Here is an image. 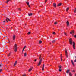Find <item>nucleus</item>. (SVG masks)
Instances as JSON below:
<instances>
[{"label": "nucleus", "mask_w": 76, "mask_h": 76, "mask_svg": "<svg viewBox=\"0 0 76 76\" xmlns=\"http://www.w3.org/2000/svg\"><path fill=\"white\" fill-rule=\"evenodd\" d=\"M39 63L37 65L38 66H40L41 65V62H42V57H41V55H40L39 57Z\"/></svg>", "instance_id": "f257e3e1"}, {"label": "nucleus", "mask_w": 76, "mask_h": 76, "mask_svg": "<svg viewBox=\"0 0 76 76\" xmlns=\"http://www.w3.org/2000/svg\"><path fill=\"white\" fill-rule=\"evenodd\" d=\"M18 46H17V45L16 44H15L14 46V50L15 52H16L17 51Z\"/></svg>", "instance_id": "f03ea898"}, {"label": "nucleus", "mask_w": 76, "mask_h": 76, "mask_svg": "<svg viewBox=\"0 0 76 76\" xmlns=\"http://www.w3.org/2000/svg\"><path fill=\"white\" fill-rule=\"evenodd\" d=\"M73 46L74 49H75L76 46L75 45V42H73Z\"/></svg>", "instance_id": "7ed1b4c3"}, {"label": "nucleus", "mask_w": 76, "mask_h": 76, "mask_svg": "<svg viewBox=\"0 0 76 76\" xmlns=\"http://www.w3.org/2000/svg\"><path fill=\"white\" fill-rule=\"evenodd\" d=\"M69 43L70 45H72V44H73V41H72V39H69Z\"/></svg>", "instance_id": "20e7f679"}, {"label": "nucleus", "mask_w": 76, "mask_h": 76, "mask_svg": "<svg viewBox=\"0 0 76 76\" xmlns=\"http://www.w3.org/2000/svg\"><path fill=\"white\" fill-rule=\"evenodd\" d=\"M15 38H16V36H15V35H13L12 36V39L13 41H15Z\"/></svg>", "instance_id": "39448f33"}, {"label": "nucleus", "mask_w": 76, "mask_h": 76, "mask_svg": "<svg viewBox=\"0 0 76 76\" xmlns=\"http://www.w3.org/2000/svg\"><path fill=\"white\" fill-rule=\"evenodd\" d=\"M65 55L66 58H68V55H67V52L66 50H65Z\"/></svg>", "instance_id": "423d86ee"}, {"label": "nucleus", "mask_w": 76, "mask_h": 76, "mask_svg": "<svg viewBox=\"0 0 76 76\" xmlns=\"http://www.w3.org/2000/svg\"><path fill=\"white\" fill-rule=\"evenodd\" d=\"M7 20H9V21H10V20L9 19L7 18H6V22H8V21Z\"/></svg>", "instance_id": "0eeeda50"}, {"label": "nucleus", "mask_w": 76, "mask_h": 76, "mask_svg": "<svg viewBox=\"0 0 76 76\" xmlns=\"http://www.w3.org/2000/svg\"><path fill=\"white\" fill-rule=\"evenodd\" d=\"M70 34H72V36H73V34H74V31H72L70 32Z\"/></svg>", "instance_id": "6e6552de"}, {"label": "nucleus", "mask_w": 76, "mask_h": 76, "mask_svg": "<svg viewBox=\"0 0 76 76\" xmlns=\"http://www.w3.org/2000/svg\"><path fill=\"white\" fill-rule=\"evenodd\" d=\"M33 69V67H31L29 70H28V72H31V70H32Z\"/></svg>", "instance_id": "1a4fd4ad"}, {"label": "nucleus", "mask_w": 76, "mask_h": 76, "mask_svg": "<svg viewBox=\"0 0 76 76\" xmlns=\"http://www.w3.org/2000/svg\"><path fill=\"white\" fill-rule=\"evenodd\" d=\"M66 25H67V27H68V26L69 25V22L68 21H67L66 22Z\"/></svg>", "instance_id": "9d476101"}, {"label": "nucleus", "mask_w": 76, "mask_h": 76, "mask_svg": "<svg viewBox=\"0 0 76 76\" xmlns=\"http://www.w3.org/2000/svg\"><path fill=\"white\" fill-rule=\"evenodd\" d=\"M17 63H18V61H16L14 64V66H15L16 65V64H17Z\"/></svg>", "instance_id": "9b49d317"}, {"label": "nucleus", "mask_w": 76, "mask_h": 76, "mask_svg": "<svg viewBox=\"0 0 76 76\" xmlns=\"http://www.w3.org/2000/svg\"><path fill=\"white\" fill-rule=\"evenodd\" d=\"M44 66H45L44 64H43V66L42 67V71H44Z\"/></svg>", "instance_id": "f8f14e48"}, {"label": "nucleus", "mask_w": 76, "mask_h": 76, "mask_svg": "<svg viewBox=\"0 0 76 76\" xmlns=\"http://www.w3.org/2000/svg\"><path fill=\"white\" fill-rule=\"evenodd\" d=\"M26 3L27 5L28 6H29V7H30V8H31V7L30 6V5H29V2H26Z\"/></svg>", "instance_id": "ddd939ff"}, {"label": "nucleus", "mask_w": 76, "mask_h": 76, "mask_svg": "<svg viewBox=\"0 0 76 76\" xmlns=\"http://www.w3.org/2000/svg\"><path fill=\"white\" fill-rule=\"evenodd\" d=\"M54 7H56V4L55 3H54L53 4Z\"/></svg>", "instance_id": "4468645a"}, {"label": "nucleus", "mask_w": 76, "mask_h": 76, "mask_svg": "<svg viewBox=\"0 0 76 76\" xmlns=\"http://www.w3.org/2000/svg\"><path fill=\"white\" fill-rule=\"evenodd\" d=\"M62 54H61V61H63V60L62 59Z\"/></svg>", "instance_id": "2eb2a0df"}, {"label": "nucleus", "mask_w": 76, "mask_h": 76, "mask_svg": "<svg viewBox=\"0 0 76 76\" xmlns=\"http://www.w3.org/2000/svg\"><path fill=\"white\" fill-rule=\"evenodd\" d=\"M71 63H72V64L73 65V66H75V64H74V63H73V61H71Z\"/></svg>", "instance_id": "dca6fc26"}, {"label": "nucleus", "mask_w": 76, "mask_h": 76, "mask_svg": "<svg viewBox=\"0 0 76 76\" xmlns=\"http://www.w3.org/2000/svg\"><path fill=\"white\" fill-rule=\"evenodd\" d=\"M70 72V70H66V73H69V72Z\"/></svg>", "instance_id": "f3484780"}, {"label": "nucleus", "mask_w": 76, "mask_h": 76, "mask_svg": "<svg viewBox=\"0 0 76 76\" xmlns=\"http://www.w3.org/2000/svg\"><path fill=\"white\" fill-rule=\"evenodd\" d=\"M26 55H27L26 53H25L24 54V56L26 57Z\"/></svg>", "instance_id": "a211bd4d"}, {"label": "nucleus", "mask_w": 76, "mask_h": 76, "mask_svg": "<svg viewBox=\"0 0 76 76\" xmlns=\"http://www.w3.org/2000/svg\"><path fill=\"white\" fill-rule=\"evenodd\" d=\"M69 76H72V73L71 72L69 73Z\"/></svg>", "instance_id": "6ab92c4d"}, {"label": "nucleus", "mask_w": 76, "mask_h": 76, "mask_svg": "<svg viewBox=\"0 0 76 76\" xmlns=\"http://www.w3.org/2000/svg\"><path fill=\"white\" fill-rule=\"evenodd\" d=\"M39 44H41V43H42V41L40 40L39 42Z\"/></svg>", "instance_id": "aec40b11"}, {"label": "nucleus", "mask_w": 76, "mask_h": 76, "mask_svg": "<svg viewBox=\"0 0 76 76\" xmlns=\"http://www.w3.org/2000/svg\"><path fill=\"white\" fill-rule=\"evenodd\" d=\"M58 67H59V69H61V65L59 66H58Z\"/></svg>", "instance_id": "412c9836"}, {"label": "nucleus", "mask_w": 76, "mask_h": 76, "mask_svg": "<svg viewBox=\"0 0 76 76\" xmlns=\"http://www.w3.org/2000/svg\"><path fill=\"white\" fill-rule=\"evenodd\" d=\"M69 7L67 8H66V11L67 12V11H68V10H69Z\"/></svg>", "instance_id": "4be33fe9"}, {"label": "nucleus", "mask_w": 76, "mask_h": 76, "mask_svg": "<svg viewBox=\"0 0 76 76\" xmlns=\"http://www.w3.org/2000/svg\"><path fill=\"white\" fill-rule=\"evenodd\" d=\"M61 3H59L58 4V6H61Z\"/></svg>", "instance_id": "5701e85b"}, {"label": "nucleus", "mask_w": 76, "mask_h": 76, "mask_svg": "<svg viewBox=\"0 0 76 76\" xmlns=\"http://www.w3.org/2000/svg\"><path fill=\"white\" fill-rule=\"evenodd\" d=\"M64 35H66V36H67V34H66V33L64 32Z\"/></svg>", "instance_id": "b1692460"}, {"label": "nucleus", "mask_w": 76, "mask_h": 76, "mask_svg": "<svg viewBox=\"0 0 76 76\" xmlns=\"http://www.w3.org/2000/svg\"><path fill=\"white\" fill-rule=\"evenodd\" d=\"M32 13H30V14H28V16H32Z\"/></svg>", "instance_id": "393cba45"}, {"label": "nucleus", "mask_w": 76, "mask_h": 76, "mask_svg": "<svg viewBox=\"0 0 76 76\" xmlns=\"http://www.w3.org/2000/svg\"><path fill=\"white\" fill-rule=\"evenodd\" d=\"M10 0H7V1L6 2V3H8V2H9V1H10Z\"/></svg>", "instance_id": "a878e982"}, {"label": "nucleus", "mask_w": 76, "mask_h": 76, "mask_svg": "<svg viewBox=\"0 0 76 76\" xmlns=\"http://www.w3.org/2000/svg\"><path fill=\"white\" fill-rule=\"evenodd\" d=\"M55 42V40H53V41H52V43H53V44H54V43Z\"/></svg>", "instance_id": "bb28decb"}, {"label": "nucleus", "mask_w": 76, "mask_h": 76, "mask_svg": "<svg viewBox=\"0 0 76 76\" xmlns=\"http://www.w3.org/2000/svg\"><path fill=\"white\" fill-rule=\"evenodd\" d=\"M76 8H75V11H74V12L76 13Z\"/></svg>", "instance_id": "cd10ccee"}, {"label": "nucleus", "mask_w": 76, "mask_h": 76, "mask_svg": "<svg viewBox=\"0 0 76 76\" xmlns=\"http://www.w3.org/2000/svg\"><path fill=\"white\" fill-rule=\"evenodd\" d=\"M57 23V22H55V23H54V24L55 25H56Z\"/></svg>", "instance_id": "c85d7f7f"}, {"label": "nucleus", "mask_w": 76, "mask_h": 76, "mask_svg": "<svg viewBox=\"0 0 76 76\" xmlns=\"http://www.w3.org/2000/svg\"><path fill=\"white\" fill-rule=\"evenodd\" d=\"M53 35H55L56 34V32H53Z\"/></svg>", "instance_id": "c756f323"}, {"label": "nucleus", "mask_w": 76, "mask_h": 76, "mask_svg": "<svg viewBox=\"0 0 76 76\" xmlns=\"http://www.w3.org/2000/svg\"><path fill=\"white\" fill-rule=\"evenodd\" d=\"M31 34V32H28V35H29V34Z\"/></svg>", "instance_id": "7c9ffc66"}, {"label": "nucleus", "mask_w": 76, "mask_h": 76, "mask_svg": "<svg viewBox=\"0 0 76 76\" xmlns=\"http://www.w3.org/2000/svg\"><path fill=\"white\" fill-rule=\"evenodd\" d=\"M59 72H61V69H59Z\"/></svg>", "instance_id": "2f4dec72"}, {"label": "nucleus", "mask_w": 76, "mask_h": 76, "mask_svg": "<svg viewBox=\"0 0 76 76\" xmlns=\"http://www.w3.org/2000/svg\"><path fill=\"white\" fill-rule=\"evenodd\" d=\"M25 50V49H23L22 50V53H23V51H24V50Z\"/></svg>", "instance_id": "473e14b6"}, {"label": "nucleus", "mask_w": 76, "mask_h": 76, "mask_svg": "<svg viewBox=\"0 0 76 76\" xmlns=\"http://www.w3.org/2000/svg\"><path fill=\"white\" fill-rule=\"evenodd\" d=\"M18 10H20H20H21L20 8H18Z\"/></svg>", "instance_id": "72a5a7b5"}, {"label": "nucleus", "mask_w": 76, "mask_h": 76, "mask_svg": "<svg viewBox=\"0 0 76 76\" xmlns=\"http://www.w3.org/2000/svg\"><path fill=\"white\" fill-rule=\"evenodd\" d=\"M1 71H2V69H0V73L1 72Z\"/></svg>", "instance_id": "f704fd0d"}, {"label": "nucleus", "mask_w": 76, "mask_h": 76, "mask_svg": "<svg viewBox=\"0 0 76 76\" xmlns=\"http://www.w3.org/2000/svg\"><path fill=\"white\" fill-rule=\"evenodd\" d=\"M26 48V46H24V48H23V49H25V48Z\"/></svg>", "instance_id": "c9c22d12"}, {"label": "nucleus", "mask_w": 76, "mask_h": 76, "mask_svg": "<svg viewBox=\"0 0 76 76\" xmlns=\"http://www.w3.org/2000/svg\"><path fill=\"white\" fill-rule=\"evenodd\" d=\"M72 72H75V70H73L72 71Z\"/></svg>", "instance_id": "e433bc0d"}, {"label": "nucleus", "mask_w": 76, "mask_h": 76, "mask_svg": "<svg viewBox=\"0 0 76 76\" xmlns=\"http://www.w3.org/2000/svg\"><path fill=\"white\" fill-rule=\"evenodd\" d=\"M10 53L8 55V56H10Z\"/></svg>", "instance_id": "4c0bfd02"}, {"label": "nucleus", "mask_w": 76, "mask_h": 76, "mask_svg": "<svg viewBox=\"0 0 76 76\" xmlns=\"http://www.w3.org/2000/svg\"><path fill=\"white\" fill-rule=\"evenodd\" d=\"M26 76V75H23L22 76Z\"/></svg>", "instance_id": "58836bf2"}, {"label": "nucleus", "mask_w": 76, "mask_h": 76, "mask_svg": "<svg viewBox=\"0 0 76 76\" xmlns=\"http://www.w3.org/2000/svg\"><path fill=\"white\" fill-rule=\"evenodd\" d=\"M37 59H35V60H34V61H37Z\"/></svg>", "instance_id": "ea45409f"}, {"label": "nucleus", "mask_w": 76, "mask_h": 76, "mask_svg": "<svg viewBox=\"0 0 76 76\" xmlns=\"http://www.w3.org/2000/svg\"><path fill=\"white\" fill-rule=\"evenodd\" d=\"M74 62H76V59H75L74 61Z\"/></svg>", "instance_id": "a19ab883"}, {"label": "nucleus", "mask_w": 76, "mask_h": 76, "mask_svg": "<svg viewBox=\"0 0 76 76\" xmlns=\"http://www.w3.org/2000/svg\"><path fill=\"white\" fill-rule=\"evenodd\" d=\"M75 38H76V35L74 36Z\"/></svg>", "instance_id": "79ce46f5"}, {"label": "nucleus", "mask_w": 76, "mask_h": 76, "mask_svg": "<svg viewBox=\"0 0 76 76\" xmlns=\"http://www.w3.org/2000/svg\"><path fill=\"white\" fill-rule=\"evenodd\" d=\"M45 2H47V0H45Z\"/></svg>", "instance_id": "37998d69"}, {"label": "nucleus", "mask_w": 76, "mask_h": 76, "mask_svg": "<svg viewBox=\"0 0 76 76\" xmlns=\"http://www.w3.org/2000/svg\"><path fill=\"white\" fill-rule=\"evenodd\" d=\"M6 22V21H3V22Z\"/></svg>", "instance_id": "c03bdc74"}, {"label": "nucleus", "mask_w": 76, "mask_h": 76, "mask_svg": "<svg viewBox=\"0 0 76 76\" xmlns=\"http://www.w3.org/2000/svg\"><path fill=\"white\" fill-rule=\"evenodd\" d=\"M1 66V65H0V67Z\"/></svg>", "instance_id": "a18cd8bd"}, {"label": "nucleus", "mask_w": 76, "mask_h": 76, "mask_svg": "<svg viewBox=\"0 0 76 76\" xmlns=\"http://www.w3.org/2000/svg\"><path fill=\"white\" fill-rule=\"evenodd\" d=\"M75 76H76V74H75Z\"/></svg>", "instance_id": "49530a36"}, {"label": "nucleus", "mask_w": 76, "mask_h": 76, "mask_svg": "<svg viewBox=\"0 0 76 76\" xmlns=\"http://www.w3.org/2000/svg\"><path fill=\"white\" fill-rule=\"evenodd\" d=\"M75 58H76V56H75Z\"/></svg>", "instance_id": "de8ad7c7"}, {"label": "nucleus", "mask_w": 76, "mask_h": 76, "mask_svg": "<svg viewBox=\"0 0 76 76\" xmlns=\"http://www.w3.org/2000/svg\"><path fill=\"white\" fill-rule=\"evenodd\" d=\"M26 25V24H25V25Z\"/></svg>", "instance_id": "09e8293b"}, {"label": "nucleus", "mask_w": 76, "mask_h": 76, "mask_svg": "<svg viewBox=\"0 0 76 76\" xmlns=\"http://www.w3.org/2000/svg\"><path fill=\"white\" fill-rule=\"evenodd\" d=\"M39 12H38V13H39Z\"/></svg>", "instance_id": "8fccbe9b"}, {"label": "nucleus", "mask_w": 76, "mask_h": 76, "mask_svg": "<svg viewBox=\"0 0 76 76\" xmlns=\"http://www.w3.org/2000/svg\"><path fill=\"white\" fill-rule=\"evenodd\" d=\"M50 44H51V43H50Z\"/></svg>", "instance_id": "3c124183"}]
</instances>
